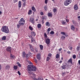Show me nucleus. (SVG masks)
<instances>
[{
    "instance_id": "13d9d810",
    "label": "nucleus",
    "mask_w": 80,
    "mask_h": 80,
    "mask_svg": "<svg viewBox=\"0 0 80 80\" xmlns=\"http://www.w3.org/2000/svg\"><path fill=\"white\" fill-rule=\"evenodd\" d=\"M72 22L73 23H75V21H74V20L72 21Z\"/></svg>"
},
{
    "instance_id": "20e7f679",
    "label": "nucleus",
    "mask_w": 80,
    "mask_h": 80,
    "mask_svg": "<svg viewBox=\"0 0 80 80\" xmlns=\"http://www.w3.org/2000/svg\"><path fill=\"white\" fill-rule=\"evenodd\" d=\"M72 0H66L64 2V5L65 6H67L72 3Z\"/></svg>"
},
{
    "instance_id": "2eb2a0df",
    "label": "nucleus",
    "mask_w": 80,
    "mask_h": 80,
    "mask_svg": "<svg viewBox=\"0 0 80 80\" xmlns=\"http://www.w3.org/2000/svg\"><path fill=\"white\" fill-rule=\"evenodd\" d=\"M18 5L19 8H21V7H22V2L21 1H20L19 2Z\"/></svg>"
},
{
    "instance_id": "412c9836",
    "label": "nucleus",
    "mask_w": 80,
    "mask_h": 80,
    "mask_svg": "<svg viewBox=\"0 0 80 80\" xmlns=\"http://www.w3.org/2000/svg\"><path fill=\"white\" fill-rule=\"evenodd\" d=\"M32 10L34 12H36V9H35V8L34 7H33L32 8Z\"/></svg>"
},
{
    "instance_id": "f704fd0d",
    "label": "nucleus",
    "mask_w": 80,
    "mask_h": 80,
    "mask_svg": "<svg viewBox=\"0 0 80 80\" xmlns=\"http://www.w3.org/2000/svg\"><path fill=\"white\" fill-rule=\"evenodd\" d=\"M76 49H77V50L78 51V50H80V46H78L77 48Z\"/></svg>"
},
{
    "instance_id": "680f3d73",
    "label": "nucleus",
    "mask_w": 80,
    "mask_h": 80,
    "mask_svg": "<svg viewBox=\"0 0 80 80\" xmlns=\"http://www.w3.org/2000/svg\"><path fill=\"white\" fill-rule=\"evenodd\" d=\"M22 1L23 2H26V0H22Z\"/></svg>"
},
{
    "instance_id": "0eeeda50",
    "label": "nucleus",
    "mask_w": 80,
    "mask_h": 80,
    "mask_svg": "<svg viewBox=\"0 0 80 80\" xmlns=\"http://www.w3.org/2000/svg\"><path fill=\"white\" fill-rule=\"evenodd\" d=\"M56 61L60 60V54H57L56 56Z\"/></svg>"
},
{
    "instance_id": "473e14b6",
    "label": "nucleus",
    "mask_w": 80,
    "mask_h": 80,
    "mask_svg": "<svg viewBox=\"0 0 80 80\" xmlns=\"http://www.w3.org/2000/svg\"><path fill=\"white\" fill-rule=\"evenodd\" d=\"M54 33V31H52L50 32V34H51V35H53Z\"/></svg>"
},
{
    "instance_id": "9d476101",
    "label": "nucleus",
    "mask_w": 80,
    "mask_h": 80,
    "mask_svg": "<svg viewBox=\"0 0 80 80\" xmlns=\"http://www.w3.org/2000/svg\"><path fill=\"white\" fill-rule=\"evenodd\" d=\"M30 22L32 23L33 25H34V23H35V20H34V18H31L30 19Z\"/></svg>"
},
{
    "instance_id": "7ed1b4c3",
    "label": "nucleus",
    "mask_w": 80,
    "mask_h": 80,
    "mask_svg": "<svg viewBox=\"0 0 80 80\" xmlns=\"http://www.w3.org/2000/svg\"><path fill=\"white\" fill-rule=\"evenodd\" d=\"M25 21L23 19V18H22L19 21L18 23L20 25L23 26L25 24Z\"/></svg>"
},
{
    "instance_id": "c85d7f7f",
    "label": "nucleus",
    "mask_w": 80,
    "mask_h": 80,
    "mask_svg": "<svg viewBox=\"0 0 80 80\" xmlns=\"http://www.w3.org/2000/svg\"><path fill=\"white\" fill-rule=\"evenodd\" d=\"M48 17H52V14L50 13H48Z\"/></svg>"
},
{
    "instance_id": "6e6552de",
    "label": "nucleus",
    "mask_w": 80,
    "mask_h": 80,
    "mask_svg": "<svg viewBox=\"0 0 80 80\" xmlns=\"http://www.w3.org/2000/svg\"><path fill=\"white\" fill-rule=\"evenodd\" d=\"M6 51L9 52H11V51H12V48L10 46L6 48Z\"/></svg>"
},
{
    "instance_id": "72a5a7b5",
    "label": "nucleus",
    "mask_w": 80,
    "mask_h": 80,
    "mask_svg": "<svg viewBox=\"0 0 80 80\" xmlns=\"http://www.w3.org/2000/svg\"><path fill=\"white\" fill-rule=\"evenodd\" d=\"M61 23L62 25H65V23H66V22H64V21H62Z\"/></svg>"
},
{
    "instance_id": "338daca9",
    "label": "nucleus",
    "mask_w": 80,
    "mask_h": 80,
    "mask_svg": "<svg viewBox=\"0 0 80 80\" xmlns=\"http://www.w3.org/2000/svg\"><path fill=\"white\" fill-rule=\"evenodd\" d=\"M62 61H60L59 62V63H62Z\"/></svg>"
},
{
    "instance_id": "e2e57ef3",
    "label": "nucleus",
    "mask_w": 80,
    "mask_h": 80,
    "mask_svg": "<svg viewBox=\"0 0 80 80\" xmlns=\"http://www.w3.org/2000/svg\"><path fill=\"white\" fill-rule=\"evenodd\" d=\"M69 50H72V47H71L70 48H69Z\"/></svg>"
},
{
    "instance_id": "37998d69",
    "label": "nucleus",
    "mask_w": 80,
    "mask_h": 80,
    "mask_svg": "<svg viewBox=\"0 0 80 80\" xmlns=\"http://www.w3.org/2000/svg\"><path fill=\"white\" fill-rule=\"evenodd\" d=\"M17 64H18V66H19V67H21V64L19 62H17Z\"/></svg>"
},
{
    "instance_id": "5fc2aeb1",
    "label": "nucleus",
    "mask_w": 80,
    "mask_h": 80,
    "mask_svg": "<svg viewBox=\"0 0 80 80\" xmlns=\"http://www.w3.org/2000/svg\"><path fill=\"white\" fill-rule=\"evenodd\" d=\"M47 1H48V0H45V3L46 4H47Z\"/></svg>"
},
{
    "instance_id": "f03ea898",
    "label": "nucleus",
    "mask_w": 80,
    "mask_h": 80,
    "mask_svg": "<svg viewBox=\"0 0 80 80\" xmlns=\"http://www.w3.org/2000/svg\"><path fill=\"white\" fill-rule=\"evenodd\" d=\"M1 30L2 32H4L6 33H9V29L8 26H4L2 27L1 28Z\"/></svg>"
},
{
    "instance_id": "de8ad7c7",
    "label": "nucleus",
    "mask_w": 80,
    "mask_h": 80,
    "mask_svg": "<svg viewBox=\"0 0 80 80\" xmlns=\"http://www.w3.org/2000/svg\"><path fill=\"white\" fill-rule=\"evenodd\" d=\"M32 39H31V43H32L33 42L34 39H33V38L32 37H31Z\"/></svg>"
},
{
    "instance_id": "a18cd8bd",
    "label": "nucleus",
    "mask_w": 80,
    "mask_h": 80,
    "mask_svg": "<svg viewBox=\"0 0 80 80\" xmlns=\"http://www.w3.org/2000/svg\"><path fill=\"white\" fill-rule=\"evenodd\" d=\"M50 30H51V28H49L48 29L47 31L48 32H50Z\"/></svg>"
},
{
    "instance_id": "a19ab883",
    "label": "nucleus",
    "mask_w": 80,
    "mask_h": 80,
    "mask_svg": "<svg viewBox=\"0 0 80 80\" xmlns=\"http://www.w3.org/2000/svg\"><path fill=\"white\" fill-rule=\"evenodd\" d=\"M61 34H62V35H65V33L64 32H61Z\"/></svg>"
},
{
    "instance_id": "c9c22d12",
    "label": "nucleus",
    "mask_w": 80,
    "mask_h": 80,
    "mask_svg": "<svg viewBox=\"0 0 80 80\" xmlns=\"http://www.w3.org/2000/svg\"><path fill=\"white\" fill-rule=\"evenodd\" d=\"M21 25H20V24H17V28H19Z\"/></svg>"
},
{
    "instance_id": "2f4dec72",
    "label": "nucleus",
    "mask_w": 80,
    "mask_h": 80,
    "mask_svg": "<svg viewBox=\"0 0 80 80\" xmlns=\"http://www.w3.org/2000/svg\"><path fill=\"white\" fill-rule=\"evenodd\" d=\"M10 57L11 58H15V57L14 55H11Z\"/></svg>"
},
{
    "instance_id": "dca6fc26",
    "label": "nucleus",
    "mask_w": 80,
    "mask_h": 80,
    "mask_svg": "<svg viewBox=\"0 0 80 80\" xmlns=\"http://www.w3.org/2000/svg\"><path fill=\"white\" fill-rule=\"evenodd\" d=\"M32 14V11L31 10H29L28 12V15H31Z\"/></svg>"
},
{
    "instance_id": "09e8293b",
    "label": "nucleus",
    "mask_w": 80,
    "mask_h": 80,
    "mask_svg": "<svg viewBox=\"0 0 80 80\" xmlns=\"http://www.w3.org/2000/svg\"><path fill=\"white\" fill-rule=\"evenodd\" d=\"M41 15H43V12H40Z\"/></svg>"
},
{
    "instance_id": "0e129e2a",
    "label": "nucleus",
    "mask_w": 80,
    "mask_h": 80,
    "mask_svg": "<svg viewBox=\"0 0 80 80\" xmlns=\"http://www.w3.org/2000/svg\"><path fill=\"white\" fill-rule=\"evenodd\" d=\"M78 63L79 65H80V60H79L78 61Z\"/></svg>"
},
{
    "instance_id": "5701e85b",
    "label": "nucleus",
    "mask_w": 80,
    "mask_h": 80,
    "mask_svg": "<svg viewBox=\"0 0 80 80\" xmlns=\"http://www.w3.org/2000/svg\"><path fill=\"white\" fill-rule=\"evenodd\" d=\"M13 68L14 69V70H17V69L18 68V66H14L13 67Z\"/></svg>"
},
{
    "instance_id": "49530a36",
    "label": "nucleus",
    "mask_w": 80,
    "mask_h": 80,
    "mask_svg": "<svg viewBox=\"0 0 80 80\" xmlns=\"http://www.w3.org/2000/svg\"><path fill=\"white\" fill-rule=\"evenodd\" d=\"M26 5V2H24L23 3V7H25Z\"/></svg>"
},
{
    "instance_id": "e433bc0d",
    "label": "nucleus",
    "mask_w": 80,
    "mask_h": 80,
    "mask_svg": "<svg viewBox=\"0 0 80 80\" xmlns=\"http://www.w3.org/2000/svg\"><path fill=\"white\" fill-rule=\"evenodd\" d=\"M53 11L54 13H55L56 12H57V9L56 8H54L53 9Z\"/></svg>"
},
{
    "instance_id": "864d4df0",
    "label": "nucleus",
    "mask_w": 80,
    "mask_h": 80,
    "mask_svg": "<svg viewBox=\"0 0 80 80\" xmlns=\"http://www.w3.org/2000/svg\"><path fill=\"white\" fill-rule=\"evenodd\" d=\"M66 21L67 23H68V22H69V20H68V19H66Z\"/></svg>"
},
{
    "instance_id": "cd10ccee",
    "label": "nucleus",
    "mask_w": 80,
    "mask_h": 80,
    "mask_svg": "<svg viewBox=\"0 0 80 80\" xmlns=\"http://www.w3.org/2000/svg\"><path fill=\"white\" fill-rule=\"evenodd\" d=\"M50 60V58H49V57H47L46 58V61L47 62H48V61H49Z\"/></svg>"
},
{
    "instance_id": "a878e982",
    "label": "nucleus",
    "mask_w": 80,
    "mask_h": 80,
    "mask_svg": "<svg viewBox=\"0 0 80 80\" xmlns=\"http://www.w3.org/2000/svg\"><path fill=\"white\" fill-rule=\"evenodd\" d=\"M40 49L42 50H43V46L42 45H40Z\"/></svg>"
},
{
    "instance_id": "6e6d98bb",
    "label": "nucleus",
    "mask_w": 80,
    "mask_h": 80,
    "mask_svg": "<svg viewBox=\"0 0 80 80\" xmlns=\"http://www.w3.org/2000/svg\"><path fill=\"white\" fill-rule=\"evenodd\" d=\"M34 60L35 63H37V59H34Z\"/></svg>"
},
{
    "instance_id": "4d7b16f0",
    "label": "nucleus",
    "mask_w": 80,
    "mask_h": 80,
    "mask_svg": "<svg viewBox=\"0 0 80 80\" xmlns=\"http://www.w3.org/2000/svg\"><path fill=\"white\" fill-rule=\"evenodd\" d=\"M17 0H14V3H16V2H17Z\"/></svg>"
},
{
    "instance_id": "7c9ffc66",
    "label": "nucleus",
    "mask_w": 80,
    "mask_h": 80,
    "mask_svg": "<svg viewBox=\"0 0 80 80\" xmlns=\"http://www.w3.org/2000/svg\"><path fill=\"white\" fill-rule=\"evenodd\" d=\"M10 68V66L7 65L6 67V69H9Z\"/></svg>"
},
{
    "instance_id": "bb28decb",
    "label": "nucleus",
    "mask_w": 80,
    "mask_h": 80,
    "mask_svg": "<svg viewBox=\"0 0 80 80\" xmlns=\"http://www.w3.org/2000/svg\"><path fill=\"white\" fill-rule=\"evenodd\" d=\"M37 27L38 28H41V24H38L37 25Z\"/></svg>"
},
{
    "instance_id": "4468645a",
    "label": "nucleus",
    "mask_w": 80,
    "mask_h": 80,
    "mask_svg": "<svg viewBox=\"0 0 80 80\" xmlns=\"http://www.w3.org/2000/svg\"><path fill=\"white\" fill-rule=\"evenodd\" d=\"M72 58H70L68 61V63H70L71 64H72Z\"/></svg>"
},
{
    "instance_id": "8fccbe9b",
    "label": "nucleus",
    "mask_w": 80,
    "mask_h": 80,
    "mask_svg": "<svg viewBox=\"0 0 80 80\" xmlns=\"http://www.w3.org/2000/svg\"><path fill=\"white\" fill-rule=\"evenodd\" d=\"M67 53H68V54H70V53H71V52H70V51H68L67 52Z\"/></svg>"
},
{
    "instance_id": "f257e3e1",
    "label": "nucleus",
    "mask_w": 80,
    "mask_h": 80,
    "mask_svg": "<svg viewBox=\"0 0 80 80\" xmlns=\"http://www.w3.org/2000/svg\"><path fill=\"white\" fill-rule=\"evenodd\" d=\"M28 73H29L30 77V76L33 77L35 75L34 73H32L31 71L35 72L37 71V68L31 65H29L28 66Z\"/></svg>"
},
{
    "instance_id": "052dcab7",
    "label": "nucleus",
    "mask_w": 80,
    "mask_h": 80,
    "mask_svg": "<svg viewBox=\"0 0 80 80\" xmlns=\"http://www.w3.org/2000/svg\"><path fill=\"white\" fill-rule=\"evenodd\" d=\"M65 72H64L62 73V75H65Z\"/></svg>"
},
{
    "instance_id": "9b49d317",
    "label": "nucleus",
    "mask_w": 80,
    "mask_h": 80,
    "mask_svg": "<svg viewBox=\"0 0 80 80\" xmlns=\"http://www.w3.org/2000/svg\"><path fill=\"white\" fill-rule=\"evenodd\" d=\"M74 8L75 10H77L78 9V5L77 4H75L74 6Z\"/></svg>"
},
{
    "instance_id": "c756f323",
    "label": "nucleus",
    "mask_w": 80,
    "mask_h": 80,
    "mask_svg": "<svg viewBox=\"0 0 80 80\" xmlns=\"http://www.w3.org/2000/svg\"><path fill=\"white\" fill-rule=\"evenodd\" d=\"M65 37L63 36H62L61 38V39H62V40H65Z\"/></svg>"
},
{
    "instance_id": "423d86ee",
    "label": "nucleus",
    "mask_w": 80,
    "mask_h": 80,
    "mask_svg": "<svg viewBox=\"0 0 80 80\" xmlns=\"http://www.w3.org/2000/svg\"><path fill=\"white\" fill-rule=\"evenodd\" d=\"M46 43H47L48 46V45L50 43V40L48 38L46 39Z\"/></svg>"
},
{
    "instance_id": "6ab92c4d",
    "label": "nucleus",
    "mask_w": 80,
    "mask_h": 80,
    "mask_svg": "<svg viewBox=\"0 0 80 80\" xmlns=\"http://www.w3.org/2000/svg\"><path fill=\"white\" fill-rule=\"evenodd\" d=\"M47 18L46 16H43L42 17V20H46Z\"/></svg>"
},
{
    "instance_id": "79ce46f5",
    "label": "nucleus",
    "mask_w": 80,
    "mask_h": 80,
    "mask_svg": "<svg viewBox=\"0 0 80 80\" xmlns=\"http://www.w3.org/2000/svg\"><path fill=\"white\" fill-rule=\"evenodd\" d=\"M29 28L30 30L32 31L33 30V28H32V27L29 26Z\"/></svg>"
},
{
    "instance_id": "69168bd1",
    "label": "nucleus",
    "mask_w": 80,
    "mask_h": 80,
    "mask_svg": "<svg viewBox=\"0 0 80 80\" xmlns=\"http://www.w3.org/2000/svg\"><path fill=\"white\" fill-rule=\"evenodd\" d=\"M78 18L79 19V20H80V16H78Z\"/></svg>"
},
{
    "instance_id": "f8f14e48",
    "label": "nucleus",
    "mask_w": 80,
    "mask_h": 80,
    "mask_svg": "<svg viewBox=\"0 0 80 80\" xmlns=\"http://www.w3.org/2000/svg\"><path fill=\"white\" fill-rule=\"evenodd\" d=\"M66 67H68V65L66 64V65H62V69H65V68H66Z\"/></svg>"
},
{
    "instance_id": "4be33fe9",
    "label": "nucleus",
    "mask_w": 80,
    "mask_h": 80,
    "mask_svg": "<svg viewBox=\"0 0 80 80\" xmlns=\"http://www.w3.org/2000/svg\"><path fill=\"white\" fill-rule=\"evenodd\" d=\"M25 55H26V54L25 53V52H22V57H23V58H25Z\"/></svg>"
},
{
    "instance_id": "393cba45",
    "label": "nucleus",
    "mask_w": 80,
    "mask_h": 80,
    "mask_svg": "<svg viewBox=\"0 0 80 80\" xmlns=\"http://www.w3.org/2000/svg\"><path fill=\"white\" fill-rule=\"evenodd\" d=\"M30 56V54H27L26 56V58H29Z\"/></svg>"
},
{
    "instance_id": "4c0bfd02",
    "label": "nucleus",
    "mask_w": 80,
    "mask_h": 80,
    "mask_svg": "<svg viewBox=\"0 0 80 80\" xmlns=\"http://www.w3.org/2000/svg\"><path fill=\"white\" fill-rule=\"evenodd\" d=\"M48 57H50V58H51V57H52V54H51V53H49V54L48 55Z\"/></svg>"
},
{
    "instance_id": "ddd939ff",
    "label": "nucleus",
    "mask_w": 80,
    "mask_h": 80,
    "mask_svg": "<svg viewBox=\"0 0 80 80\" xmlns=\"http://www.w3.org/2000/svg\"><path fill=\"white\" fill-rule=\"evenodd\" d=\"M71 30H72L73 31H74L75 29V26L73 25H72L71 27Z\"/></svg>"
},
{
    "instance_id": "b1692460",
    "label": "nucleus",
    "mask_w": 80,
    "mask_h": 80,
    "mask_svg": "<svg viewBox=\"0 0 80 80\" xmlns=\"http://www.w3.org/2000/svg\"><path fill=\"white\" fill-rule=\"evenodd\" d=\"M6 40V36H4L2 38V40Z\"/></svg>"
},
{
    "instance_id": "c03bdc74",
    "label": "nucleus",
    "mask_w": 80,
    "mask_h": 80,
    "mask_svg": "<svg viewBox=\"0 0 80 80\" xmlns=\"http://www.w3.org/2000/svg\"><path fill=\"white\" fill-rule=\"evenodd\" d=\"M44 36L46 38H47V34H46V33H44Z\"/></svg>"
},
{
    "instance_id": "aec40b11",
    "label": "nucleus",
    "mask_w": 80,
    "mask_h": 80,
    "mask_svg": "<svg viewBox=\"0 0 80 80\" xmlns=\"http://www.w3.org/2000/svg\"><path fill=\"white\" fill-rule=\"evenodd\" d=\"M46 26H48V27H49L50 25V22H47L46 23Z\"/></svg>"
},
{
    "instance_id": "39448f33",
    "label": "nucleus",
    "mask_w": 80,
    "mask_h": 80,
    "mask_svg": "<svg viewBox=\"0 0 80 80\" xmlns=\"http://www.w3.org/2000/svg\"><path fill=\"white\" fill-rule=\"evenodd\" d=\"M30 77L31 78H32V79L34 80H43V77H40L38 78V79L34 77L30 76Z\"/></svg>"
},
{
    "instance_id": "58836bf2",
    "label": "nucleus",
    "mask_w": 80,
    "mask_h": 80,
    "mask_svg": "<svg viewBox=\"0 0 80 80\" xmlns=\"http://www.w3.org/2000/svg\"><path fill=\"white\" fill-rule=\"evenodd\" d=\"M44 8L45 10H47V6H45L44 7Z\"/></svg>"
},
{
    "instance_id": "774afa93",
    "label": "nucleus",
    "mask_w": 80,
    "mask_h": 80,
    "mask_svg": "<svg viewBox=\"0 0 80 80\" xmlns=\"http://www.w3.org/2000/svg\"><path fill=\"white\" fill-rule=\"evenodd\" d=\"M64 35L65 36V37H68V35H67L65 34Z\"/></svg>"
},
{
    "instance_id": "ea45409f",
    "label": "nucleus",
    "mask_w": 80,
    "mask_h": 80,
    "mask_svg": "<svg viewBox=\"0 0 80 80\" xmlns=\"http://www.w3.org/2000/svg\"><path fill=\"white\" fill-rule=\"evenodd\" d=\"M73 58L74 59H75L76 58V55H74L72 56Z\"/></svg>"
},
{
    "instance_id": "1a4fd4ad",
    "label": "nucleus",
    "mask_w": 80,
    "mask_h": 80,
    "mask_svg": "<svg viewBox=\"0 0 80 80\" xmlns=\"http://www.w3.org/2000/svg\"><path fill=\"white\" fill-rule=\"evenodd\" d=\"M37 58L38 60H41V55L39 53L38 54L37 56Z\"/></svg>"
},
{
    "instance_id": "f3484780",
    "label": "nucleus",
    "mask_w": 80,
    "mask_h": 80,
    "mask_svg": "<svg viewBox=\"0 0 80 80\" xmlns=\"http://www.w3.org/2000/svg\"><path fill=\"white\" fill-rule=\"evenodd\" d=\"M31 35L32 36H33V37H35V36L36 35V34L34 32H31Z\"/></svg>"
},
{
    "instance_id": "bf43d9fd",
    "label": "nucleus",
    "mask_w": 80,
    "mask_h": 80,
    "mask_svg": "<svg viewBox=\"0 0 80 80\" xmlns=\"http://www.w3.org/2000/svg\"><path fill=\"white\" fill-rule=\"evenodd\" d=\"M2 69V65L0 64V70Z\"/></svg>"
},
{
    "instance_id": "3c124183",
    "label": "nucleus",
    "mask_w": 80,
    "mask_h": 80,
    "mask_svg": "<svg viewBox=\"0 0 80 80\" xmlns=\"http://www.w3.org/2000/svg\"><path fill=\"white\" fill-rule=\"evenodd\" d=\"M18 74H19V75H21V74L20 73V71H18Z\"/></svg>"
},
{
    "instance_id": "a211bd4d",
    "label": "nucleus",
    "mask_w": 80,
    "mask_h": 80,
    "mask_svg": "<svg viewBox=\"0 0 80 80\" xmlns=\"http://www.w3.org/2000/svg\"><path fill=\"white\" fill-rule=\"evenodd\" d=\"M29 46L31 50H32V51H33L34 49H33V46L30 45H29Z\"/></svg>"
},
{
    "instance_id": "603ef678",
    "label": "nucleus",
    "mask_w": 80,
    "mask_h": 80,
    "mask_svg": "<svg viewBox=\"0 0 80 80\" xmlns=\"http://www.w3.org/2000/svg\"><path fill=\"white\" fill-rule=\"evenodd\" d=\"M62 48H61L59 49L58 51H59V52H61V51H62Z\"/></svg>"
}]
</instances>
